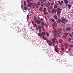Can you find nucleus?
<instances>
[{
    "instance_id": "26",
    "label": "nucleus",
    "mask_w": 73,
    "mask_h": 73,
    "mask_svg": "<svg viewBox=\"0 0 73 73\" xmlns=\"http://www.w3.org/2000/svg\"><path fill=\"white\" fill-rule=\"evenodd\" d=\"M53 33H54V34L57 33V31L56 30H54V31H53Z\"/></svg>"
},
{
    "instance_id": "14",
    "label": "nucleus",
    "mask_w": 73,
    "mask_h": 73,
    "mask_svg": "<svg viewBox=\"0 0 73 73\" xmlns=\"http://www.w3.org/2000/svg\"><path fill=\"white\" fill-rule=\"evenodd\" d=\"M41 36H44V35H45V32H42L41 33Z\"/></svg>"
},
{
    "instance_id": "15",
    "label": "nucleus",
    "mask_w": 73,
    "mask_h": 73,
    "mask_svg": "<svg viewBox=\"0 0 73 73\" xmlns=\"http://www.w3.org/2000/svg\"><path fill=\"white\" fill-rule=\"evenodd\" d=\"M58 36V37H60V35L58 33H55L54 34V37H55V36Z\"/></svg>"
},
{
    "instance_id": "24",
    "label": "nucleus",
    "mask_w": 73,
    "mask_h": 73,
    "mask_svg": "<svg viewBox=\"0 0 73 73\" xmlns=\"http://www.w3.org/2000/svg\"><path fill=\"white\" fill-rule=\"evenodd\" d=\"M52 42L51 41V42H50L49 43H48L49 44L50 46H52Z\"/></svg>"
},
{
    "instance_id": "23",
    "label": "nucleus",
    "mask_w": 73,
    "mask_h": 73,
    "mask_svg": "<svg viewBox=\"0 0 73 73\" xmlns=\"http://www.w3.org/2000/svg\"><path fill=\"white\" fill-rule=\"evenodd\" d=\"M46 41L47 42V43H48V44H49V43L50 42H51V41H50V40H46Z\"/></svg>"
},
{
    "instance_id": "35",
    "label": "nucleus",
    "mask_w": 73,
    "mask_h": 73,
    "mask_svg": "<svg viewBox=\"0 0 73 73\" xmlns=\"http://www.w3.org/2000/svg\"><path fill=\"white\" fill-rule=\"evenodd\" d=\"M41 25H42V26H44V23L43 22H42L41 23Z\"/></svg>"
},
{
    "instance_id": "17",
    "label": "nucleus",
    "mask_w": 73,
    "mask_h": 73,
    "mask_svg": "<svg viewBox=\"0 0 73 73\" xmlns=\"http://www.w3.org/2000/svg\"><path fill=\"white\" fill-rule=\"evenodd\" d=\"M64 2L65 3V4H66V5H67L68 3V1L67 0H64Z\"/></svg>"
},
{
    "instance_id": "7",
    "label": "nucleus",
    "mask_w": 73,
    "mask_h": 73,
    "mask_svg": "<svg viewBox=\"0 0 73 73\" xmlns=\"http://www.w3.org/2000/svg\"><path fill=\"white\" fill-rule=\"evenodd\" d=\"M35 21L38 24H40V23H41V21H39V20L38 19L36 20Z\"/></svg>"
},
{
    "instance_id": "10",
    "label": "nucleus",
    "mask_w": 73,
    "mask_h": 73,
    "mask_svg": "<svg viewBox=\"0 0 73 73\" xmlns=\"http://www.w3.org/2000/svg\"><path fill=\"white\" fill-rule=\"evenodd\" d=\"M37 6V3L36 2H34L33 3V5L32 6H35V7H36Z\"/></svg>"
},
{
    "instance_id": "29",
    "label": "nucleus",
    "mask_w": 73,
    "mask_h": 73,
    "mask_svg": "<svg viewBox=\"0 0 73 73\" xmlns=\"http://www.w3.org/2000/svg\"><path fill=\"white\" fill-rule=\"evenodd\" d=\"M64 46H68V44L66 43H64Z\"/></svg>"
},
{
    "instance_id": "63",
    "label": "nucleus",
    "mask_w": 73,
    "mask_h": 73,
    "mask_svg": "<svg viewBox=\"0 0 73 73\" xmlns=\"http://www.w3.org/2000/svg\"><path fill=\"white\" fill-rule=\"evenodd\" d=\"M43 31H45V29H44L43 30Z\"/></svg>"
},
{
    "instance_id": "40",
    "label": "nucleus",
    "mask_w": 73,
    "mask_h": 73,
    "mask_svg": "<svg viewBox=\"0 0 73 73\" xmlns=\"http://www.w3.org/2000/svg\"><path fill=\"white\" fill-rule=\"evenodd\" d=\"M72 40V38H68V40L69 41H70Z\"/></svg>"
},
{
    "instance_id": "31",
    "label": "nucleus",
    "mask_w": 73,
    "mask_h": 73,
    "mask_svg": "<svg viewBox=\"0 0 73 73\" xmlns=\"http://www.w3.org/2000/svg\"><path fill=\"white\" fill-rule=\"evenodd\" d=\"M62 38H67V37L65 36V35H63L62 36Z\"/></svg>"
},
{
    "instance_id": "27",
    "label": "nucleus",
    "mask_w": 73,
    "mask_h": 73,
    "mask_svg": "<svg viewBox=\"0 0 73 73\" xmlns=\"http://www.w3.org/2000/svg\"><path fill=\"white\" fill-rule=\"evenodd\" d=\"M48 12L49 13H52V9L48 10Z\"/></svg>"
},
{
    "instance_id": "41",
    "label": "nucleus",
    "mask_w": 73,
    "mask_h": 73,
    "mask_svg": "<svg viewBox=\"0 0 73 73\" xmlns=\"http://www.w3.org/2000/svg\"><path fill=\"white\" fill-rule=\"evenodd\" d=\"M27 3H30V2H31V0H28L27 1Z\"/></svg>"
},
{
    "instance_id": "49",
    "label": "nucleus",
    "mask_w": 73,
    "mask_h": 73,
    "mask_svg": "<svg viewBox=\"0 0 73 73\" xmlns=\"http://www.w3.org/2000/svg\"><path fill=\"white\" fill-rule=\"evenodd\" d=\"M50 5H51L52 6V5H53V3H50Z\"/></svg>"
},
{
    "instance_id": "58",
    "label": "nucleus",
    "mask_w": 73,
    "mask_h": 73,
    "mask_svg": "<svg viewBox=\"0 0 73 73\" xmlns=\"http://www.w3.org/2000/svg\"><path fill=\"white\" fill-rule=\"evenodd\" d=\"M52 45H53L54 46H55V44H54V43H52Z\"/></svg>"
},
{
    "instance_id": "11",
    "label": "nucleus",
    "mask_w": 73,
    "mask_h": 73,
    "mask_svg": "<svg viewBox=\"0 0 73 73\" xmlns=\"http://www.w3.org/2000/svg\"><path fill=\"white\" fill-rule=\"evenodd\" d=\"M33 5V3H29L27 5V6L28 7H30L31 5Z\"/></svg>"
},
{
    "instance_id": "1",
    "label": "nucleus",
    "mask_w": 73,
    "mask_h": 73,
    "mask_svg": "<svg viewBox=\"0 0 73 73\" xmlns=\"http://www.w3.org/2000/svg\"><path fill=\"white\" fill-rule=\"evenodd\" d=\"M68 21V20H66V19H65V18H62L61 19V22L63 24H65V22H67Z\"/></svg>"
},
{
    "instance_id": "55",
    "label": "nucleus",
    "mask_w": 73,
    "mask_h": 73,
    "mask_svg": "<svg viewBox=\"0 0 73 73\" xmlns=\"http://www.w3.org/2000/svg\"><path fill=\"white\" fill-rule=\"evenodd\" d=\"M32 23L33 24H34V23H35V21H32Z\"/></svg>"
},
{
    "instance_id": "52",
    "label": "nucleus",
    "mask_w": 73,
    "mask_h": 73,
    "mask_svg": "<svg viewBox=\"0 0 73 73\" xmlns=\"http://www.w3.org/2000/svg\"><path fill=\"white\" fill-rule=\"evenodd\" d=\"M41 26L42 27V29H44V27H43L42 26Z\"/></svg>"
},
{
    "instance_id": "59",
    "label": "nucleus",
    "mask_w": 73,
    "mask_h": 73,
    "mask_svg": "<svg viewBox=\"0 0 73 73\" xmlns=\"http://www.w3.org/2000/svg\"><path fill=\"white\" fill-rule=\"evenodd\" d=\"M40 20H41V21H43V19L41 18L40 19Z\"/></svg>"
},
{
    "instance_id": "3",
    "label": "nucleus",
    "mask_w": 73,
    "mask_h": 73,
    "mask_svg": "<svg viewBox=\"0 0 73 73\" xmlns=\"http://www.w3.org/2000/svg\"><path fill=\"white\" fill-rule=\"evenodd\" d=\"M57 9V14L58 15V16H60V13H61V9L58 8Z\"/></svg>"
},
{
    "instance_id": "37",
    "label": "nucleus",
    "mask_w": 73,
    "mask_h": 73,
    "mask_svg": "<svg viewBox=\"0 0 73 73\" xmlns=\"http://www.w3.org/2000/svg\"><path fill=\"white\" fill-rule=\"evenodd\" d=\"M38 29H41V27L40 26H38Z\"/></svg>"
},
{
    "instance_id": "30",
    "label": "nucleus",
    "mask_w": 73,
    "mask_h": 73,
    "mask_svg": "<svg viewBox=\"0 0 73 73\" xmlns=\"http://www.w3.org/2000/svg\"><path fill=\"white\" fill-rule=\"evenodd\" d=\"M41 4V3L39 2H37V5H40Z\"/></svg>"
},
{
    "instance_id": "38",
    "label": "nucleus",
    "mask_w": 73,
    "mask_h": 73,
    "mask_svg": "<svg viewBox=\"0 0 73 73\" xmlns=\"http://www.w3.org/2000/svg\"><path fill=\"white\" fill-rule=\"evenodd\" d=\"M58 31H62V29L61 28L59 29Z\"/></svg>"
},
{
    "instance_id": "34",
    "label": "nucleus",
    "mask_w": 73,
    "mask_h": 73,
    "mask_svg": "<svg viewBox=\"0 0 73 73\" xmlns=\"http://www.w3.org/2000/svg\"><path fill=\"white\" fill-rule=\"evenodd\" d=\"M48 12H47V11H45L44 13V15H47V14H48Z\"/></svg>"
},
{
    "instance_id": "16",
    "label": "nucleus",
    "mask_w": 73,
    "mask_h": 73,
    "mask_svg": "<svg viewBox=\"0 0 73 73\" xmlns=\"http://www.w3.org/2000/svg\"><path fill=\"white\" fill-rule=\"evenodd\" d=\"M42 38L44 40H47V38H46L44 36H42Z\"/></svg>"
},
{
    "instance_id": "28",
    "label": "nucleus",
    "mask_w": 73,
    "mask_h": 73,
    "mask_svg": "<svg viewBox=\"0 0 73 73\" xmlns=\"http://www.w3.org/2000/svg\"><path fill=\"white\" fill-rule=\"evenodd\" d=\"M39 11H40V12H42V8L40 7L39 9Z\"/></svg>"
},
{
    "instance_id": "44",
    "label": "nucleus",
    "mask_w": 73,
    "mask_h": 73,
    "mask_svg": "<svg viewBox=\"0 0 73 73\" xmlns=\"http://www.w3.org/2000/svg\"><path fill=\"white\" fill-rule=\"evenodd\" d=\"M29 19V16L28 15L27 17V19Z\"/></svg>"
},
{
    "instance_id": "57",
    "label": "nucleus",
    "mask_w": 73,
    "mask_h": 73,
    "mask_svg": "<svg viewBox=\"0 0 73 73\" xmlns=\"http://www.w3.org/2000/svg\"><path fill=\"white\" fill-rule=\"evenodd\" d=\"M58 3H59V4H61V3H60V1H58Z\"/></svg>"
},
{
    "instance_id": "18",
    "label": "nucleus",
    "mask_w": 73,
    "mask_h": 73,
    "mask_svg": "<svg viewBox=\"0 0 73 73\" xmlns=\"http://www.w3.org/2000/svg\"><path fill=\"white\" fill-rule=\"evenodd\" d=\"M63 34L64 35H65V36H67L68 35V34H69V33H64Z\"/></svg>"
},
{
    "instance_id": "8",
    "label": "nucleus",
    "mask_w": 73,
    "mask_h": 73,
    "mask_svg": "<svg viewBox=\"0 0 73 73\" xmlns=\"http://www.w3.org/2000/svg\"><path fill=\"white\" fill-rule=\"evenodd\" d=\"M66 31H70L71 30V28L70 27H67L66 29Z\"/></svg>"
},
{
    "instance_id": "61",
    "label": "nucleus",
    "mask_w": 73,
    "mask_h": 73,
    "mask_svg": "<svg viewBox=\"0 0 73 73\" xmlns=\"http://www.w3.org/2000/svg\"><path fill=\"white\" fill-rule=\"evenodd\" d=\"M65 48L66 49H67V48H68V47H67V46H66Z\"/></svg>"
},
{
    "instance_id": "2",
    "label": "nucleus",
    "mask_w": 73,
    "mask_h": 73,
    "mask_svg": "<svg viewBox=\"0 0 73 73\" xmlns=\"http://www.w3.org/2000/svg\"><path fill=\"white\" fill-rule=\"evenodd\" d=\"M56 46H54L55 50L57 53H58L59 52L58 50V46L57 45H56Z\"/></svg>"
},
{
    "instance_id": "33",
    "label": "nucleus",
    "mask_w": 73,
    "mask_h": 73,
    "mask_svg": "<svg viewBox=\"0 0 73 73\" xmlns=\"http://www.w3.org/2000/svg\"><path fill=\"white\" fill-rule=\"evenodd\" d=\"M46 11V9L45 8L44 9L43 11V12H45V11Z\"/></svg>"
},
{
    "instance_id": "43",
    "label": "nucleus",
    "mask_w": 73,
    "mask_h": 73,
    "mask_svg": "<svg viewBox=\"0 0 73 73\" xmlns=\"http://www.w3.org/2000/svg\"><path fill=\"white\" fill-rule=\"evenodd\" d=\"M51 21L52 22H54V19H51Z\"/></svg>"
},
{
    "instance_id": "53",
    "label": "nucleus",
    "mask_w": 73,
    "mask_h": 73,
    "mask_svg": "<svg viewBox=\"0 0 73 73\" xmlns=\"http://www.w3.org/2000/svg\"><path fill=\"white\" fill-rule=\"evenodd\" d=\"M61 49H62V51H63V50H64V48H63L62 47Z\"/></svg>"
},
{
    "instance_id": "21",
    "label": "nucleus",
    "mask_w": 73,
    "mask_h": 73,
    "mask_svg": "<svg viewBox=\"0 0 73 73\" xmlns=\"http://www.w3.org/2000/svg\"><path fill=\"white\" fill-rule=\"evenodd\" d=\"M52 7L50 6L49 7H48V10L52 9Z\"/></svg>"
},
{
    "instance_id": "6",
    "label": "nucleus",
    "mask_w": 73,
    "mask_h": 73,
    "mask_svg": "<svg viewBox=\"0 0 73 73\" xmlns=\"http://www.w3.org/2000/svg\"><path fill=\"white\" fill-rule=\"evenodd\" d=\"M23 37H24V39H25L26 40H28L29 39V37L27 35H24Z\"/></svg>"
},
{
    "instance_id": "50",
    "label": "nucleus",
    "mask_w": 73,
    "mask_h": 73,
    "mask_svg": "<svg viewBox=\"0 0 73 73\" xmlns=\"http://www.w3.org/2000/svg\"><path fill=\"white\" fill-rule=\"evenodd\" d=\"M63 31L64 32H66V31H65V29L64 28L63 29Z\"/></svg>"
},
{
    "instance_id": "51",
    "label": "nucleus",
    "mask_w": 73,
    "mask_h": 73,
    "mask_svg": "<svg viewBox=\"0 0 73 73\" xmlns=\"http://www.w3.org/2000/svg\"><path fill=\"white\" fill-rule=\"evenodd\" d=\"M45 26H46V27H48V25H47V24H46V23H45Z\"/></svg>"
},
{
    "instance_id": "62",
    "label": "nucleus",
    "mask_w": 73,
    "mask_h": 73,
    "mask_svg": "<svg viewBox=\"0 0 73 73\" xmlns=\"http://www.w3.org/2000/svg\"><path fill=\"white\" fill-rule=\"evenodd\" d=\"M21 7H23V5H21Z\"/></svg>"
},
{
    "instance_id": "45",
    "label": "nucleus",
    "mask_w": 73,
    "mask_h": 73,
    "mask_svg": "<svg viewBox=\"0 0 73 73\" xmlns=\"http://www.w3.org/2000/svg\"><path fill=\"white\" fill-rule=\"evenodd\" d=\"M57 7H58L57 5H55L54 7L55 8H57Z\"/></svg>"
},
{
    "instance_id": "22",
    "label": "nucleus",
    "mask_w": 73,
    "mask_h": 73,
    "mask_svg": "<svg viewBox=\"0 0 73 73\" xmlns=\"http://www.w3.org/2000/svg\"><path fill=\"white\" fill-rule=\"evenodd\" d=\"M38 36H39V37H42L41 36V33H38Z\"/></svg>"
},
{
    "instance_id": "48",
    "label": "nucleus",
    "mask_w": 73,
    "mask_h": 73,
    "mask_svg": "<svg viewBox=\"0 0 73 73\" xmlns=\"http://www.w3.org/2000/svg\"><path fill=\"white\" fill-rule=\"evenodd\" d=\"M70 36L71 37H73V36H72V34H69Z\"/></svg>"
},
{
    "instance_id": "36",
    "label": "nucleus",
    "mask_w": 73,
    "mask_h": 73,
    "mask_svg": "<svg viewBox=\"0 0 73 73\" xmlns=\"http://www.w3.org/2000/svg\"><path fill=\"white\" fill-rule=\"evenodd\" d=\"M40 1H41V3H42V4H43V3H44L43 0H40Z\"/></svg>"
},
{
    "instance_id": "19",
    "label": "nucleus",
    "mask_w": 73,
    "mask_h": 73,
    "mask_svg": "<svg viewBox=\"0 0 73 73\" xmlns=\"http://www.w3.org/2000/svg\"><path fill=\"white\" fill-rule=\"evenodd\" d=\"M68 9H70V8H71V5L68 4Z\"/></svg>"
},
{
    "instance_id": "32",
    "label": "nucleus",
    "mask_w": 73,
    "mask_h": 73,
    "mask_svg": "<svg viewBox=\"0 0 73 73\" xmlns=\"http://www.w3.org/2000/svg\"><path fill=\"white\" fill-rule=\"evenodd\" d=\"M54 18L55 20H57V16L55 15V16L54 17Z\"/></svg>"
},
{
    "instance_id": "13",
    "label": "nucleus",
    "mask_w": 73,
    "mask_h": 73,
    "mask_svg": "<svg viewBox=\"0 0 73 73\" xmlns=\"http://www.w3.org/2000/svg\"><path fill=\"white\" fill-rule=\"evenodd\" d=\"M46 6L47 7H48L50 6V3L49 1L48 2V4L46 5Z\"/></svg>"
},
{
    "instance_id": "54",
    "label": "nucleus",
    "mask_w": 73,
    "mask_h": 73,
    "mask_svg": "<svg viewBox=\"0 0 73 73\" xmlns=\"http://www.w3.org/2000/svg\"><path fill=\"white\" fill-rule=\"evenodd\" d=\"M70 47H73V46L72 45H70Z\"/></svg>"
},
{
    "instance_id": "20",
    "label": "nucleus",
    "mask_w": 73,
    "mask_h": 73,
    "mask_svg": "<svg viewBox=\"0 0 73 73\" xmlns=\"http://www.w3.org/2000/svg\"><path fill=\"white\" fill-rule=\"evenodd\" d=\"M46 35L47 36V37L49 36V34L48 32L46 33Z\"/></svg>"
},
{
    "instance_id": "39",
    "label": "nucleus",
    "mask_w": 73,
    "mask_h": 73,
    "mask_svg": "<svg viewBox=\"0 0 73 73\" xmlns=\"http://www.w3.org/2000/svg\"><path fill=\"white\" fill-rule=\"evenodd\" d=\"M24 9L25 10H26L27 9V7H24Z\"/></svg>"
},
{
    "instance_id": "12",
    "label": "nucleus",
    "mask_w": 73,
    "mask_h": 73,
    "mask_svg": "<svg viewBox=\"0 0 73 73\" xmlns=\"http://www.w3.org/2000/svg\"><path fill=\"white\" fill-rule=\"evenodd\" d=\"M56 22H57V23H61V19H58Z\"/></svg>"
},
{
    "instance_id": "9",
    "label": "nucleus",
    "mask_w": 73,
    "mask_h": 73,
    "mask_svg": "<svg viewBox=\"0 0 73 73\" xmlns=\"http://www.w3.org/2000/svg\"><path fill=\"white\" fill-rule=\"evenodd\" d=\"M55 41H57V40L56 38H53L52 39V42L54 43L55 42Z\"/></svg>"
},
{
    "instance_id": "64",
    "label": "nucleus",
    "mask_w": 73,
    "mask_h": 73,
    "mask_svg": "<svg viewBox=\"0 0 73 73\" xmlns=\"http://www.w3.org/2000/svg\"><path fill=\"white\" fill-rule=\"evenodd\" d=\"M72 34L73 35V32H72Z\"/></svg>"
},
{
    "instance_id": "46",
    "label": "nucleus",
    "mask_w": 73,
    "mask_h": 73,
    "mask_svg": "<svg viewBox=\"0 0 73 73\" xmlns=\"http://www.w3.org/2000/svg\"><path fill=\"white\" fill-rule=\"evenodd\" d=\"M60 3L61 4H63L64 3V1H61Z\"/></svg>"
},
{
    "instance_id": "5",
    "label": "nucleus",
    "mask_w": 73,
    "mask_h": 73,
    "mask_svg": "<svg viewBox=\"0 0 73 73\" xmlns=\"http://www.w3.org/2000/svg\"><path fill=\"white\" fill-rule=\"evenodd\" d=\"M52 12L53 13H57V10L55 9H52Z\"/></svg>"
},
{
    "instance_id": "47",
    "label": "nucleus",
    "mask_w": 73,
    "mask_h": 73,
    "mask_svg": "<svg viewBox=\"0 0 73 73\" xmlns=\"http://www.w3.org/2000/svg\"><path fill=\"white\" fill-rule=\"evenodd\" d=\"M24 5L25 6H26L27 5V3H26V2H25L24 3Z\"/></svg>"
},
{
    "instance_id": "42",
    "label": "nucleus",
    "mask_w": 73,
    "mask_h": 73,
    "mask_svg": "<svg viewBox=\"0 0 73 73\" xmlns=\"http://www.w3.org/2000/svg\"><path fill=\"white\" fill-rule=\"evenodd\" d=\"M33 25L35 27H36L37 26V25L35 23Z\"/></svg>"
},
{
    "instance_id": "4",
    "label": "nucleus",
    "mask_w": 73,
    "mask_h": 73,
    "mask_svg": "<svg viewBox=\"0 0 73 73\" xmlns=\"http://www.w3.org/2000/svg\"><path fill=\"white\" fill-rule=\"evenodd\" d=\"M57 25V24L56 22H54V23L52 24L53 28L54 29L55 27H56V26Z\"/></svg>"
},
{
    "instance_id": "60",
    "label": "nucleus",
    "mask_w": 73,
    "mask_h": 73,
    "mask_svg": "<svg viewBox=\"0 0 73 73\" xmlns=\"http://www.w3.org/2000/svg\"><path fill=\"white\" fill-rule=\"evenodd\" d=\"M36 8H38V6H36Z\"/></svg>"
},
{
    "instance_id": "56",
    "label": "nucleus",
    "mask_w": 73,
    "mask_h": 73,
    "mask_svg": "<svg viewBox=\"0 0 73 73\" xmlns=\"http://www.w3.org/2000/svg\"><path fill=\"white\" fill-rule=\"evenodd\" d=\"M70 50H71V48H69V50H68V51H69V52H70Z\"/></svg>"
},
{
    "instance_id": "25",
    "label": "nucleus",
    "mask_w": 73,
    "mask_h": 73,
    "mask_svg": "<svg viewBox=\"0 0 73 73\" xmlns=\"http://www.w3.org/2000/svg\"><path fill=\"white\" fill-rule=\"evenodd\" d=\"M62 42V39H61L60 40H59V42L60 44H61Z\"/></svg>"
}]
</instances>
